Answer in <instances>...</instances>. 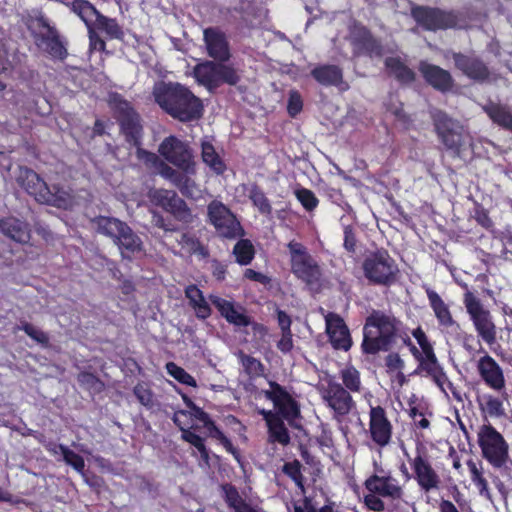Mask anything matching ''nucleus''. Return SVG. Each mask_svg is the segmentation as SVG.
<instances>
[{
  "instance_id": "obj_53",
  "label": "nucleus",
  "mask_w": 512,
  "mask_h": 512,
  "mask_svg": "<svg viewBox=\"0 0 512 512\" xmlns=\"http://www.w3.org/2000/svg\"><path fill=\"white\" fill-rule=\"evenodd\" d=\"M295 195L306 210H313L318 205L315 194L308 189H299L295 192Z\"/></svg>"
},
{
  "instance_id": "obj_2",
  "label": "nucleus",
  "mask_w": 512,
  "mask_h": 512,
  "mask_svg": "<svg viewBox=\"0 0 512 512\" xmlns=\"http://www.w3.org/2000/svg\"><path fill=\"white\" fill-rule=\"evenodd\" d=\"M400 330L401 322L394 316L381 311H373L367 317L363 329V350L369 354L388 350L393 338Z\"/></svg>"
},
{
  "instance_id": "obj_39",
  "label": "nucleus",
  "mask_w": 512,
  "mask_h": 512,
  "mask_svg": "<svg viewBox=\"0 0 512 512\" xmlns=\"http://www.w3.org/2000/svg\"><path fill=\"white\" fill-rule=\"evenodd\" d=\"M385 65L389 73L399 81L408 83L414 80V72L399 57H388Z\"/></svg>"
},
{
  "instance_id": "obj_10",
  "label": "nucleus",
  "mask_w": 512,
  "mask_h": 512,
  "mask_svg": "<svg viewBox=\"0 0 512 512\" xmlns=\"http://www.w3.org/2000/svg\"><path fill=\"white\" fill-rule=\"evenodd\" d=\"M265 397L272 401L275 413L282 416L290 425H295L300 417V406L295 397L284 387L275 382L269 383L264 391Z\"/></svg>"
},
{
  "instance_id": "obj_21",
  "label": "nucleus",
  "mask_w": 512,
  "mask_h": 512,
  "mask_svg": "<svg viewBox=\"0 0 512 512\" xmlns=\"http://www.w3.org/2000/svg\"><path fill=\"white\" fill-rule=\"evenodd\" d=\"M39 23L41 24L42 31H40L36 39L37 46L53 58L63 59L67 52L59 39L58 32L43 16L39 18Z\"/></svg>"
},
{
  "instance_id": "obj_42",
  "label": "nucleus",
  "mask_w": 512,
  "mask_h": 512,
  "mask_svg": "<svg viewBox=\"0 0 512 512\" xmlns=\"http://www.w3.org/2000/svg\"><path fill=\"white\" fill-rule=\"evenodd\" d=\"M488 116L498 125L512 129V113L505 107L497 104H489L484 107Z\"/></svg>"
},
{
  "instance_id": "obj_38",
  "label": "nucleus",
  "mask_w": 512,
  "mask_h": 512,
  "mask_svg": "<svg viewBox=\"0 0 512 512\" xmlns=\"http://www.w3.org/2000/svg\"><path fill=\"white\" fill-rule=\"evenodd\" d=\"M313 77L322 85H339L342 82V72L337 66L327 65L312 70Z\"/></svg>"
},
{
  "instance_id": "obj_56",
  "label": "nucleus",
  "mask_w": 512,
  "mask_h": 512,
  "mask_svg": "<svg viewBox=\"0 0 512 512\" xmlns=\"http://www.w3.org/2000/svg\"><path fill=\"white\" fill-rule=\"evenodd\" d=\"M420 360V368L426 371L431 377L441 368L437 362L434 352L430 354H423Z\"/></svg>"
},
{
  "instance_id": "obj_51",
  "label": "nucleus",
  "mask_w": 512,
  "mask_h": 512,
  "mask_svg": "<svg viewBox=\"0 0 512 512\" xmlns=\"http://www.w3.org/2000/svg\"><path fill=\"white\" fill-rule=\"evenodd\" d=\"M134 395L143 406L147 408L153 407V393L145 384H137L134 387Z\"/></svg>"
},
{
  "instance_id": "obj_49",
  "label": "nucleus",
  "mask_w": 512,
  "mask_h": 512,
  "mask_svg": "<svg viewBox=\"0 0 512 512\" xmlns=\"http://www.w3.org/2000/svg\"><path fill=\"white\" fill-rule=\"evenodd\" d=\"M78 381L81 386L93 393L101 392L104 387L103 383L98 378L88 372L79 374Z\"/></svg>"
},
{
  "instance_id": "obj_12",
  "label": "nucleus",
  "mask_w": 512,
  "mask_h": 512,
  "mask_svg": "<svg viewBox=\"0 0 512 512\" xmlns=\"http://www.w3.org/2000/svg\"><path fill=\"white\" fill-rule=\"evenodd\" d=\"M433 120L438 137L445 147L459 154L463 144L462 127L459 123L449 118L442 111L434 112Z\"/></svg>"
},
{
  "instance_id": "obj_44",
  "label": "nucleus",
  "mask_w": 512,
  "mask_h": 512,
  "mask_svg": "<svg viewBox=\"0 0 512 512\" xmlns=\"http://www.w3.org/2000/svg\"><path fill=\"white\" fill-rule=\"evenodd\" d=\"M249 198L262 215L266 217L271 216L272 207L270 201L259 188L252 187L249 192Z\"/></svg>"
},
{
  "instance_id": "obj_6",
  "label": "nucleus",
  "mask_w": 512,
  "mask_h": 512,
  "mask_svg": "<svg viewBox=\"0 0 512 512\" xmlns=\"http://www.w3.org/2000/svg\"><path fill=\"white\" fill-rule=\"evenodd\" d=\"M71 10L79 16L87 27L95 24L97 29L105 32L111 39H122L124 32L115 19L101 15L96 8L86 0H73Z\"/></svg>"
},
{
  "instance_id": "obj_5",
  "label": "nucleus",
  "mask_w": 512,
  "mask_h": 512,
  "mask_svg": "<svg viewBox=\"0 0 512 512\" xmlns=\"http://www.w3.org/2000/svg\"><path fill=\"white\" fill-rule=\"evenodd\" d=\"M463 302L478 336L488 345L494 344L496 341V326L490 312L470 291L464 294Z\"/></svg>"
},
{
  "instance_id": "obj_31",
  "label": "nucleus",
  "mask_w": 512,
  "mask_h": 512,
  "mask_svg": "<svg viewBox=\"0 0 512 512\" xmlns=\"http://www.w3.org/2000/svg\"><path fill=\"white\" fill-rule=\"evenodd\" d=\"M224 500L234 512H258L257 507L245 500L231 484L222 486Z\"/></svg>"
},
{
  "instance_id": "obj_59",
  "label": "nucleus",
  "mask_w": 512,
  "mask_h": 512,
  "mask_svg": "<svg viewBox=\"0 0 512 512\" xmlns=\"http://www.w3.org/2000/svg\"><path fill=\"white\" fill-rule=\"evenodd\" d=\"M20 329L24 330V332L37 343L43 345L48 343L49 338L47 334L41 331L40 329L36 328L35 326L25 323Z\"/></svg>"
},
{
  "instance_id": "obj_22",
  "label": "nucleus",
  "mask_w": 512,
  "mask_h": 512,
  "mask_svg": "<svg viewBox=\"0 0 512 512\" xmlns=\"http://www.w3.org/2000/svg\"><path fill=\"white\" fill-rule=\"evenodd\" d=\"M409 462L413 469L414 477L423 491L429 492L439 488L441 483L440 477L426 458L418 454L413 459H410Z\"/></svg>"
},
{
  "instance_id": "obj_14",
  "label": "nucleus",
  "mask_w": 512,
  "mask_h": 512,
  "mask_svg": "<svg viewBox=\"0 0 512 512\" xmlns=\"http://www.w3.org/2000/svg\"><path fill=\"white\" fill-rule=\"evenodd\" d=\"M151 201L171 213L177 220L189 222L192 218L185 201L173 190L157 189L150 194Z\"/></svg>"
},
{
  "instance_id": "obj_25",
  "label": "nucleus",
  "mask_w": 512,
  "mask_h": 512,
  "mask_svg": "<svg viewBox=\"0 0 512 512\" xmlns=\"http://www.w3.org/2000/svg\"><path fill=\"white\" fill-rule=\"evenodd\" d=\"M209 299L229 323L236 326L249 325V318L241 311V308L235 307L231 301L216 295H210Z\"/></svg>"
},
{
  "instance_id": "obj_23",
  "label": "nucleus",
  "mask_w": 512,
  "mask_h": 512,
  "mask_svg": "<svg viewBox=\"0 0 512 512\" xmlns=\"http://www.w3.org/2000/svg\"><path fill=\"white\" fill-rule=\"evenodd\" d=\"M203 40L209 57L218 61L229 59V44L222 31L217 28H207L203 31Z\"/></svg>"
},
{
  "instance_id": "obj_41",
  "label": "nucleus",
  "mask_w": 512,
  "mask_h": 512,
  "mask_svg": "<svg viewBox=\"0 0 512 512\" xmlns=\"http://www.w3.org/2000/svg\"><path fill=\"white\" fill-rule=\"evenodd\" d=\"M467 466L470 472V478L477 487L480 495L489 497L490 490L488 481L484 477L483 467L472 460L467 462Z\"/></svg>"
},
{
  "instance_id": "obj_34",
  "label": "nucleus",
  "mask_w": 512,
  "mask_h": 512,
  "mask_svg": "<svg viewBox=\"0 0 512 512\" xmlns=\"http://www.w3.org/2000/svg\"><path fill=\"white\" fill-rule=\"evenodd\" d=\"M183 399L186 405L190 408L191 414L201 421L208 430L210 436L220 439L224 441L226 446H231L230 442L224 437L223 433L214 425V423L210 420L207 413H205L201 408L197 407L190 399L186 396H183Z\"/></svg>"
},
{
  "instance_id": "obj_7",
  "label": "nucleus",
  "mask_w": 512,
  "mask_h": 512,
  "mask_svg": "<svg viewBox=\"0 0 512 512\" xmlns=\"http://www.w3.org/2000/svg\"><path fill=\"white\" fill-rule=\"evenodd\" d=\"M290 253L291 270L306 283L319 280L321 269L315 259L308 253L307 248L296 241H290L287 245Z\"/></svg>"
},
{
  "instance_id": "obj_47",
  "label": "nucleus",
  "mask_w": 512,
  "mask_h": 512,
  "mask_svg": "<svg viewBox=\"0 0 512 512\" xmlns=\"http://www.w3.org/2000/svg\"><path fill=\"white\" fill-rule=\"evenodd\" d=\"M341 378L346 388L350 391L355 392L360 390V374L354 367L344 368L341 371Z\"/></svg>"
},
{
  "instance_id": "obj_28",
  "label": "nucleus",
  "mask_w": 512,
  "mask_h": 512,
  "mask_svg": "<svg viewBox=\"0 0 512 512\" xmlns=\"http://www.w3.org/2000/svg\"><path fill=\"white\" fill-rule=\"evenodd\" d=\"M454 60L457 68L469 78L483 80L488 76L487 67L477 58L455 54Z\"/></svg>"
},
{
  "instance_id": "obj_60",
  "label": "nucleus",
  "mask_w": 512,
  "mask_h": 512,
  "mask_svg": "<svg viewBox=\"0 0 512 512\" xmlns=\"http://www.w3.org/2000/svg\"><path fill=\"white\" fill-rule=\"evenodd\" d=\"M485 411L494 417H498L504 414L503 403L498 398L489 396L485 401Z\"/></svg>"
},
{
  "instance_id": "obj_18",
  "label": "nucleus",
  "mask_w": 512,
  "mask_h": 512,
  "mask_svg": "<svg viewBox=\"0 0 512 512\" xmlns=\"http://www.w3.org/2000/svg\"><path fill=\"white\" fill-rule=\"evenodd\" d=\"M326 334L334 349L347 351L352 346L350 331L344 320L336 313L324 315Z\"/></svg>"
},
{
  "instance_id": "obj_26",
  "label": "nucleus",
  "mask_w": 512,
  "mask_h": 512,
  "mask_svg": "<svg viewBox=\"0 0 512 512\" xmlns=\"http://www.w3.org/2000/svg\"><path fill=\"white\" fill-rule=\"evenodd\" d=\"M419 70L425 80L438 90H448L452 86V77L450 73L439 66L421 62Z\"/></svg>"
},
{
  "instance_id": "obj_40",
  "label": "nucleus",
  "mask_w": 512,
  "mask_h": 512,
  "mask_svg": "<svg viewBox=\"0 0 512 512\" xmlns=\"http://www.w3.org/2000/svg\"><path fill=\"white\" fill-rule=\"evenodd\" d=\"M194 174L195 173L182 171V175L175 187H177L184 196L199 199L202 195V190L194 179H192V175Z\"/></svg>"
},
{
  "instance_id": "obj_32",
  "label": "nucleus",
  "mask_w": 512,
  "mask_h": 512,
  "mask_svg": "<svg viewBox=\"0 0 512 512\" xmlns=\"http://www.w3.org/2000/svg\"><path fill=\"white\" fill-rule=\"evenodd\" d=\"M429 304L434 311V314L441 326L446 328L451 327L455 324L451 312L447 304L442 298L432 289H426Z\"/></svg>"
},
{
  "instance_id": "obj_48",
  "label": "nucleus",
  "mask_w": 512,
  "mask_h": 512,
  "mask_svg": "<svg viewBox=\"0 0 512 512\" xmlns=\"http://www.w3.org/2000/svg\"><path fill=\"white\" fill-rule=\"evenodd\" d=\"M67 465L71 466L78 473L84 475L85 461L82 456L72 451L68 447L64 450L61 458Z\"/></svg>"
},
{
  "instance_id": "obj_1",
  "label": "nucleus",
  "mask_w": 512,
  "mask_h": 512,
  "mask_svg": "<svg viewBox=\"0 0 512 512\" xmlns=\"http://www.w3.org/2000/svg\"><path fill=\"white\" fill-rule=\"evenodd\" d=\"M153 96L165 112L179 121L197 120L203 114L201 100L179 83L158 82L154 85Z\"/></svg>"
},
{
  "instance_id": "obj_50",
  "label": "nucleus",
  "mask_w": 512,
  "mask_h": 512,
  "mask_svg": "<svg viewBox=\"0 0 512 512\" xmlns=\"http://www.w3.org/2000/svg\"><path fill=\"white\" fill-rule=\"evenodd\" d=\"M432 379L437 384V386L441 389L442 392H444L446 395H448V391H450L454 397L457 399H460L459 394L456 392L455 387L453 384L449 381L447 375L444 373L442 368H440L433 376Z\"/></svg>"
},
{
  "instance_id": "obj_19",
  "label": "nucleus",
  "mask_w": 512,
  "mask_h": 512,
  "mask_svg": "<svg viewBox=\"0 0 512 512\" xmlns=\"http://www.w3.org/2000/svg\"><path fill=\"white\" fill-rule=\"evenodd\" d=\"M365 486L369 492L377 493L378 495L393 500L401 499L404 492L398 480L390 474L375 473L371 475L365 482Z\"/></svg>"
},
{
  "instance_id": "obj_3",
  "label": "nucleus",
  "mask_w": 512,
  "mask_h": 512,
  "mask_svg": "<svg viewBox=\"0 0 512 512\" xmlns=\"http://www.w3.org/2000/svg\"><path fill=\"white\" fill-rule=\"evenodd\" d=\"M482 456L495 468L507 467L510 462L509 445L504 437L490 424L482 425L477 432Z\"/></svg>"
},
{
  "instance_id": "obj_15",
  "label": "nucleus",
  "mask_w": 512,
  "mask_h": 512,
  "mask_svg": "<svg viewBox=\"0 0 512 512\" xmlns=\"http://www.w3.org/2000/svg\"><path fill=\"white\" fill-rule=\"evenodd\" d=\"M369 433L378 448L388 446L392 438V424L381 406H371L369 412Z\"/></svg>"
},
{
  "instance_id": "obj_62",
  "label": "nucleus",
  "mask_w": 512,
  "mask_h": 512,
  "mask_svg": "<svg viewBox=\"0 0 512 512\" xmlns=\"http://www.w3.org/2000/svg\"><path fill=\"white\" fill-rule=\"evenodd\" d=\"M377 493L370 492L364 497L365 505L375 512H381L385 509L384 502L380 499Z\"/></svg>"
},
{
  "instance_id": "obj_46",
  "label": "nucleus",
  "mask_w": 512,
  "mask_h": 512,
  "mask_svg": "<svg viewBox=\"0 0 512 512\" xmlns=\"http://www.w3.org/2000/svg\"><path fill=\"white\" fill-rule=\"evenodd\" d=\"M167 373L172 376L174 379L179 381L182 384L196 387L195 379L187 373L183 368L176 365L174 362H168L166 364Z\"/></svg>"
},
{
  "instance_id": "obj_64",
  "label": "nucleus",
  "mask_w": 512,
  "mask_h": 512,
  "mask_svg": "<svg viewBox=\"0 0 512 512\" xmlns=\"http://www.w3.org/2000/svg\"><path fill=\"white\" fill-rule=\"evenodd\" d=\"M413 336L417 340L419 346L422 349V354H430L433 351L431 344L429 343L424 331L421 328H417L413 331Z\"/></svg>"
},
{
  "instance_id": "obj_37",
  "label": "nucleus",
  "mask_w": 512,
  "mask_h": 512,
  "mask_svg": "<svg viewBox=\"0 0 512 512\" xmlns=\"http://www.w3.org/2000/svg\"><path fill=\"white\" fill-rule=\"evenodd\" d=\"M353 43L355 47L360 51L364 50L370 54H380L379 46L370 35L369 31L365 27L356 26L352 32Z\"/></svg>"
},
{
  "instance_id": "obj_13",
  "label": "nucleus",
  "mask_w": 512,
  "mask_h": 512,
  "mask_svg": "<svg viewBox=\"0 0 512 512\" xmlns=\"http://www.w3.org/2000/svg\"><path fill=\"white\" fill-rule=\"evenodd\" d=\"M411 13L416 22L427 30L435 31L457 26V17L452 12L419 6L414 7Z\"/></svg>"
},
{
  "instance_id": "obj_20",
  "label": "nucleus",
  "mask_w": 512,
  "mask_h": 512,
  "mask_svg": "<svg viewBox=\"0 0 512 512\" xmlns=\"http://www.w3.org/2000/svg\"><path fill=\"white\" fill-rule=\"evenodd\" d=\"M477 371L484 383L495 391H501L505 387V377L502 368L486 352L477 360Z\"/></svg>"
},
{
  "instance_id": "obj_35",
  "label": "nucleus",
  "mask_w": 512,
  "mask_h": 512,
  "mask_svg": "<svg viewBox=\"0 0 512 512\" xmlns=\"http://www.w3.org/2000/svg\"><path fill=\"white\" fill-rule=\"evenodd\" d=\"M93 224L95 229L99 233L112 238L113 241H115V239L119 237L120 230H122L123 227L126 225V223L120 221L117 218L105 216L95 218L93 220Z\"/></svg>"
},
{
  "instance_id": "obj_57",
  "label": "nucleus",
  "mask_w": 512,
  "mask_h": 512,
  "mask_svg": "<svg viewBox=\"0 0 512 512\" xmlns=\"http://www.w3.org/2000/svg\"><path fill=\"white\" fill-rule=\"evenodd\" d=\"M137 158L146 165L147 168L157 170V167L161 164L162 160L154 153H150L143 149H137Z\"/></svg>"
},
{
  "instance_id": "obj_43",
  "label": "nucleus",
  "mask_w": 512,
  "mask_h": 512,
  "mask_svg": "<svg viewBox=\"0 0 512 512\" xmlns=\"http://www.w3.org/2000/svg\"><path fill=\"white\" fill-rule=\"evenodd\" d=\"M202 160L217 174L225 171V164L209 142L202 143Z\"/></svg>"
},
{
  "instance_id": "obj_16",
  "label": "nucleus",
  "mask_w": 512,
  "mask_h": 512,
  "mask_svg": "<svg viewBox=\"0 0 512 512\" xmlns=\"http://www.w3.org/2000/svg\"><path fill=\"white\" fill-rule=\"evenodd\" d=\"M111 104L118 113L121 128L127 139L137 145L141 134L138 115L127 101L118 96L111 98Z\"/></svg>"
},
{
  "instance_id": "obj_4",
  "label": "nucleus",
  "mask_w": 512,
  "mask_h": 512,
  "mask_svg": "<svg viewBox=\"0 0 512 512\" xmlns=\"http://www.w3.org/2000/svg\"><path fill=\"white\" fill-rule=\"evenodd\" d=\"M193 75L198 84L206 87L209 91L223 83L235 85L239 81V75L232 66L213 61H204L196 65Z\"/></svg>"
},
{
  "instance_id": "obj_52",
  "label": "nucleus",
  "mask_w": 512,
  "mask_h": 512,
  "mask_svg": "<svg viewBox=\"0 0 512 512\" xmlns=\"http://www.w3.org/2000/svg\"><path fill=\"white\" fill-rule=\"evenodd\" d=\"M182 438L199 451L204 461H208V452L204 445L203 439L200 436L188 430L182 433Z\"/></svg>"
},
{
  "instance_id": "obj_55",
  "label": "nucleus",
  "mask_w": 512,
  "mask_h": 512,
  "mask_svg": "<svg viewBox=\"0 0 512 512\" xmlns=\"http://www.w3.org/2000/svg\"><path fill=\"white\" fill-rule=\"evenodd\" d=\"M155 172L158 173L163 178H165L166 180L170 181L174 186H176L178 180L182 175V172H179L176 169L172 168L164 161L161 162V164L157 167V170Z\"/></svg>"
},
{
  "instance_id": "obj_63",
  "label": "nucleus",
  "mask_w": 512,
  "mask_h": 512,
  "mask_svg": "<svg viewBox=\"0 0 512 512\" xmlns=\"http://www.w3.org/2000/svg\"><path fill=\"white\" fill-rule=\"evenodd\" d=\"M87 28L89 33L90 51H104L106 46L105 41L92 28V25Z\"/></svg>"
},
{
  "instance_id": "obj_45",
  "label": "nucleus",
  "mask_w": 512,
  "mask_h": 512,
  "mask_svg": "<svg viewBox=\"0 0 512 512\" xmlns=\"http://www.w3.org/2000/svg\"><path fill=\"white\" fill-rule=\"evenodd\" d=\"M233 253L239 264L247 265L254 257V247L249 240L244 239L234 246Z\"/></svg>"
},
{
  "instance_id": "obj_9",
  "label": "nucleus",
  "mask_w": 512,
  "mask_h": 512,
  "mask_svg": "<svg viewBox=\"0 0 512 512\" xmlns=\"http://www.w3.org/2000/svg\"><path fill=\"white\" fill-rule=\"evenodd\" d=\"M160 155L181 171L196 173L195 162L189 146L175 136L165 138L158 149Z\"/></svg>"
},
{
  "instance_id": "obj_61",
  "label": "nucleus",
  "mask_w": 512,
  "mask_h": 512,
  "mask_svg": "<svg viewBox=\"0 0 512 512\" xmlns=\"http://www.w3.org/2000/svg\"><path fill=\"white\" fill-rule=\"evenodd\" d=\"M303 102L300 94L297 91H291L289 94V100L287 110L290 116L294 117L302 110Z\"/></svg>"
},
{
  "instance_id": "obj_36",
  "label": "nucleus",
  "mask_w": 512,
  "mask_h": 512,
  "mask_svg": "<svg viewBox=\"0 0 512 512\" xmlns=\"http://www.w3.org/2000/svg\"><path fill=\"white\" fill-rule=\"evenodd\" d=\"M114 243L119 247L122 254H124V250L131 253L142 250L141 239L133 233L127 224L120 230L119 237L115 239Z\"/></svg>"
},
{
  "instance_id": "obj_33",
  "label": "nucleus",
  "mask_w": 512,
  "mask_h": 512,
  "mask_svg": "<svg viewBox=\"0 0 512 512\" xmlns=\"http://www.w3.org/2000/svg\"><path fill=\"white\" fill-rule=\"evenodd\" d=\"M185 295L198 318L206 319L211 315L210 306L197 286L189 285L186 287Z\"/></svg>"
},
{
  "instance_id": "obj_8",
  "label": "nucleus",
  "mask_w": 512,
  "mask_h": 512,
  "mask_svg": "<svg viewBox=\"0 0 512 512\" xmlns=\"http://www.w3.org/2000/svg\"><path fill=\"white\" fill-rule=\"evenodd\" d=\"M366 278L377 284H387L397 273V265L387 251L380 250L368 255L363 262Z\"/></svg>"
},
{
  "instance_id": "obj_29",
  "label": "nucleus",
  "mask_w": 512,
  "mask_h": 512,
  "mask_svg": "<svg viewBox=\"0 0 512 512\" xmlns=\"http://www.w3.org/2000/svg\"><path fill=\"white\" fill-rule=\"evenodd\" d=\"M0 232L19 243H26L30 239L28 225L13 217L0 220Z\"/></svg>"
},
{
  "instance_id": "obj_58",
  "label": "nucleus",
  "mask_w": 512,
  "mask_h": 512,
  "mask_svg": "<svg viewBox=\"0 0 512 512\" xmlns=\"http://www.w3.org/2000/svg\"><path fill=\"white\" fill-rule=\"evenodd\" d=\"M283 471L288 475L298 486L302 487V474L301 464L298 461L286 463L283 467Z\"/></svg>"
},
{
  "instance_id": "obj_17",
  "label": "nucleus",
  "mask_w": 512,
  "mask_h": 512,
  "mask_svg": "<svg viewBox=\"0 0 512 512\" xmlns=\"http://www.w3.org/2000/svg\"><path fill=\"white\" fill-rule=\"evenodd\" d=\"M320 394L327 405L338 415H346L353 407L350 394L339 384L329 380L319 387Z\"/></svg>"
},
{
  "instance_id": "obj_11",
  "label": "nucleus",
  "mask_w": 512,
  "mask_h": 512,
  "mask_svg": "<svg viewBox=\"0 0 512 512\" xmlns=\"http://www.w3.org/2000/svg\"><path fill=\"white\" fill-rule=\"evenodd\" d=\"M208 215L211 223L220 236L235 238L241 234L240 223L230 210L219 201H212L208 206Z\"/></svg>"
},
{
  "instance_id": "obj_27",
  "label": "nucleus",
  "mask_w": 512,
  "mask_h": 512,
  "mask_svg": "<svg viewBox=\"0 0 512 512\" xmlns=\"http://www.w3.org/2000/svg\"><path fill=\"white\" fill-rule=\"evenodd\" d=\"M17 182L38 202H40V194H44L48 188L38 174L28 168H19Z\"/></svg>"
},
{
  "instance_id": "obj_24",
  "label": "nucleus",
  "mask_w": 512,
  "mask_h": 512,
  "mask_svg": "<svg viewBox=\"0 0 512 512\" xmlns=\"http://www.w3.org/2000/svg\"><path fill=\"white\" fill-rule=\"evenodd\" d=\"M259 413L266 421L269 441L277 442L283 446L288 445L290 443V435L283 420L272 410L261 409Z\"/></svg>"
},
{
  "instance_id": "obj_54",
  "label": "nucleus",
  "mask_w": 512,
  "mask_h": 512,
  "mask_svg": "<svg viewBox=\"0 0 512 512\" xmlns=\"http://www.w3.org/2000/svg\"><path fill=\"white\" fill-rule=\"evenodd\" d=\"M240 359L248 374L259 376L263 372V366L259 360L244 354L240 355Z\"/></svg>"
},
{
  "instance_id": "obj_30",
  "label": "nucleus",
  "mask_w": 512,
  "mask_h": 512,
  "mask_svg": "<svg viewBox=\"0 0 512 512\" xmlns=\"http://www.w3.org/2000/svg\"><path fill=\"white\" fill-rule=\"evenodd\" d=\"M40 203L67 209L75 203V197L70 190L53 186V191L47 188L44 194H40Z\"/></svg>"
}]
</instances>
